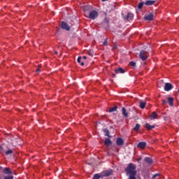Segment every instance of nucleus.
<instances>
[{
	"label": "nucleus",
	"instance_id": "nucleus-36",
	"mask_svg": "<svg viewBox=\"0 0 179 179\" xmlns=\"http://www.w3.org/2000/svg\"><path fill=\"white\" fill-rule=\"evenodd\" d=\"M3 150V148H2V146L0 145V152H2Z\"/></svg>",
	"mask_w": 179,
	"mask_h": 179
},
{
	"label": "nucleus",
	"instance_id": "nucleus-13",
	"mask_svg": "<svg viewBox=\"0 0 179 179\" xmlns=\"http://www.w3.org/2000/svg\"><path fill=\"white\" fill-rule=\"evenodd\" d=\"M168 102L171 107H173L174 106V99L173 97H169Z\"/></svg>",
	"mask_w": 179,
	"mask_h": 179
},
{
	"label": "nucleus",
	"instance_id": "nucleus-34",
	"mask_svg": "<svg viewBox=\"0 0 179 179\" xmlns=\"http://www.w3.org/2000/svg\"><path fill=\"white\" fill-rule=\"evenodd\" d=\"M166 103H167V101L166 100H163L162 101V106H164V104H166Z\"/></svg>",
	"mask_w": 179,
	"mask_h": 179
},
{
	"label": "nucleus",
	"instance_id": "nucleus-5",
	"mask_svg": "<svg viewBox=\"0 0 179 179\" xmlns=\"http://www.w3.org/2000/svg\"><path fill=\"white\" fill-rule=\"evenodd\" d=\"M171 89H173V85H171V83H165V86H164L165 92H170Z\"/></svg>",
	"mask_w": 179,
	"mask_h": 179
},
{
	"label": "nucleus",
	"instance_id": "nucleus-33",
	"mask_svg": "<svg viewBox=\"0 0 179 179\" xmlns=\"http://www.w3.org/2000/svg\"><path fill=\"white\" fill-rule=\"evenodd\" d=\"M4 179H13V176H5Z\"/></svg>",
	"mask_w": 179,
	"mask_h": 179
},
{
	"label": "nucleus",
	"instance_id": "nucleus-26",
	"mask_svg": "<svg viewBox=\"0 0 179 179\" xmlns=\"http://www.w3.org/2000/svg\"><path fill=\"white\" fill-rule=\"evenodd\" d=\"M101 178V176H100L99 173H96L94 175V177L92 179H100Z\"/></svg>",
	"mask_w": 179,
	"mask_h": 179
},
{
	"label": "nucleus",
	"instance_id": "nucleus-39",
	"mask_svg": "<svg viewBox=\"0 0 179 179\" xmlns=\"http://www.w3.org/2000/svg\"><path fill=\"white\" fill-rule=\"evenodd\" d=\"M55 54H56V55L58 54V52L55 51Z\"/></svg>",
	"mask_w": 179,
	"mask_h": 179
},
{
	"label": "nucleus",
	"instance_id": "nucleus-30",
	"mask_svg": "<svg viewBox=\"0 0 179 179\" xmlns=\"http://www.w3.org/2000/svg\"><path fill=\"white\" fill-rule=\"evenodd\" d=\"M143 8V2H140L138 6V9H142Z\"/></svg>",
	"mask_w": 179,
	"mask_h": 179
},
{
	"label": "nucleus",
	"instance_id": "nucleus-28",
	"mask_svg": "<svg viewBox=\"0 0 179 179\" xmlns=\"http://www.w3.org/2000/svg\"><path fill=\"white\" fill-rule=\"evenodd\" d=\"M40 69H41V64L38 65V67L36 69V73H39L40 72H41V70H40Z\"/></svg>",
	"mask_w": 179,
	"mask_h": 179
},
{
	"label": "nucleus",
	"instance_id": "nucleus-3",
	"mask_svg": "<svg viewBox=\"0 0 179 179\" xmlns=\"http://www.w3.org/2000/svg\"><path fill=\"white\" fill-rule=\"evenodd\" d=\"M92 10H93V7L92 6H85L83 7L85 16H87L90 12H92Z\"/></svg>",
	"mask_w": 179,
	"mask_h": 179
},
{
	"label": "nucleus",
	"instance_id": "nucleus-40",
	"mask_svg": "<svg viewBox=\"0 0 179 179\" xmlns=\"http://www.w3.org/2000/svg\"><path fill=\"white\" fill-rule=\"evenodd\" d=\"M102 1V2H106V1H107V0H101Z\"/></svg>",
	"mask_w": 179,
	"mask_h": 179
},
{
	"label": "nucleus",
	"instance_id": "nucleus-11",
	"mask_svg": "<svg viewBox=\"0 0 179 179\" xmlns=\"http://www.w3.org/2000/svg\"><path fill=\"white\" fill-rule=\"evenodd\" d=\"M144 162H145V163H147V164H153V159H152V158L150 157H145L144 158Z\"/></svg>",
	"mask_w": 179,
	"mask_h": 179
},
{
	"label": "nucleus",
	"instance_id": "nucleus-22",
	"mask_svg": "<svg viewBox=\"0 0 179 179\" xmlns=\"http://www.w3.org/2000/svg\"><path fill=\"white\" fill-rule=\"evenodd\" d=\"M77 62L78 64H80L81 65V66H83V65H85V63H83V62H82V57H79L77 59Z\"/></svg>",
	"mask_w": 179,
	"mask_h": 179
},
{
	"label": "nucleus",
	"instance_id": "nucleus-21",
	"mask_svg": "<svg viewBox=\"0 0 179 179\" xmlns=\"http://www.w3.org/2000/svg\"><path fill=\"white\" fill-rule=\"evenodd\" d=\"M3 173L4 174H12V171L9 168H4Z\"/></svg>",
	"mask_w": 179,
	"mask_h": 179
},
{
	"label": "nucleus",
	"instance_id": "nucleus-35",
	"mask_svg": "<svg viewBox=\"0 0 179 179\" xmlns=\"http://www.w3.org/2000/svg\"><path fill=\"white\" fill-rule=\"evenodd\" d=\"M141 160H142V157H139L138 159H137L138 163H139V162H141Z\"/></svg>",
	"mask_w": 179,
	"mask_h": 179
},
{
	"label": "nucleus",
	"instance_id": "nucleus-19",
	"mask_svg": "<svg viewBox=\"0 0 179 179\" xmlns=\"http://www.w3.org/2000/svg\"><path fill=\"white\" fill-rule=\"evenodd\" d=\"M140 103V108H141L142 110H143V108H145V107H146V102H143V101H139Z\"/></svg>",
	"mask_w": 179,
	"mask_h": 179
},
{
	"label": "nucleus",
	"instance_id": "nucleus-29",
	"mask_svg": "<svg viewBox=\"0 0 179 179\" xmlns=\"http://www.w3.org/2000/svg\"><path fill=\"white\" fill-rule=\"evenodd\" d=\"M12 153H13V150H8L6 152V156H8V155H12Z\"/></svg>",
	"mask_w": 179,
	"mask_h": 179
},
{
	"label": "nucleus",
	"instance_id": "nucleus-12",
	"mask_svg": "<svg viewBox=\"0 0 179 179\" xmlns=\"http://www.w3.org/2000/svg\"><path fill=\"white\" fill-rule=\"evenodd\" d=\"M137 148H139L140 149H145V148H146V142L138 143Z\"/></svg>",
	"mask_w": 179,
	"mask_h": 179
},
{
	"label": "nucleus",
	"instance_id": "nucleus-23",
	"mask_svg": "<svg viewBox=\"0 0 179 179\" xmlns=\"http://www.w3.org/2000/svg\"><path fill=\"white\" fill-rule=\"evenodd\" d=\"M139 128H141V124H136V126L134 127V131H136V132H138V131H139Z\"/></svg>",
	"mask_w": 179,
	"mask_h": 179
},
{
	"label": "nucleus",
	"instance_id": "nucleus-8",
	"mask_svg": "<svg viewBox=\"0 0 179 179\" xmlns=\"http://www.w3.org/2000/svg\"><path fill=\"white\" fill-rule=\"evenodd\" d=\"M62 29H64V30H67V31H69L71 30V27L68 26V24L65 22H62Z\"/></svg>",
	"mask_w": 179,
	"mask_h": 179
},
{
	"label": "nucleus",
	"instance_id": "nucleus-31",
	"mask_svg": "<svg viewBox=\"0 0 179 179\" xmlns=\"http://www.w3.org/2000/svg\"><path fill=\"white\" fill-rule=\"evenodd\" d=\"M129 65H130L131 66L135 67V66H136V63L134 62H129Z\"/></svg>",
	"mask_w": 179,
	"mask_h": 179
},
{
	"label": "nucleus",
	"instance_id": "nucleus-38",
	"mask_svg": "<svg viewBox=\"0 0 179 179\" xmlns=\"http://www.w3.org/2000/svg\"><path fill=\"white\" fill-rule=\"evenodd\" d=\"M87 57L86 56H83V59H87Z\"/></svg>",
	"mask_w": 179,
	"mask_h": 179
},
{
	"label": "nucleus",
	"instance_id": "nucleus-15",
	"mask_svg": "<svg viewBox=\"0 0 179 179\" xmlns=\"http://www.w3.org/2000/svg\"><path fill=\"white\" fill-rule=\"evenodd\" d=\"M115 73H125V70L122 68H119L115 70Z\"/></svg>",
	"mask_w": 179,
	"mask_h": 179
},
{
	"label": "nucleus",
	"instance_id": "nucleus-37",
	"mask_svg": "<svg viewBox=\"0 0 179 179\" xmlns=\"http://www.w3.org/2000/svg\"><path fill=\"white\" fill-rule=\"evenodd\" d=\"M107 44V40H105V41L103 42V45H106Z\"/></svg>",
	"mask_w": 179,
	"mask_h": 179
},
{
	"label": "nucleus",
	"instance_id": "nucleus-41",
	"mask_svg": "<svg viewBox=\"0 0 179 179\" xmlns=\"http://www.w3.org/2000/svg\"><path fill=\"white\" fill-rule=\"evenodd\" d=\"M113 48H117V46H114Z\"/></svg>",
	"mask_w": 179,
	"mask_h": 179
},
{
	"label": "nucleus",
	"instance_id": "nucleus-25",
	"mask_svg": "<svg viewBox=\"0 0 179 179\" xmlns=\"http://www.w3.org/2000/svg\"><path fill=\"white\" fill-rule=\"evenodd\" d=\"M152 179H160V173H155L152 177Z\"/></svg>",
	"mask_w": 179,
	"mask_h": 179
},
{
	"label": "nucleus",
	"instance_id": "nucleus-7",
	"mask_svg": "<svg viewBox=\"0 0 179 179\" xmlns=\"http://www.w3.org/2000/svg\"><path fill=\"white\" fill-rule=\"evenodd\" d=\"M116 145L117 146H122V145H124V139H122V138H117L116 139Z\"/></svg>",
	"mask_w": 179,
	"mask_h": 179
},
{
	"label": "nucleus",
	"instance_id": "nucleus-24",
	"mask_svg": "<svg viewBox=\"0 0 179 179\" xmlns=\"http://www.w3.org/2000/svg\"><path fill=\"white\" fill-rule=\"evenodd\" d=\"M118 109V107L117 106H114V107H113V108H110V109H109V112L110 113H114L116 110H117Z\"/></svg>",
	"mask_w": 179,
	"mask_h": 179
},
{
	"label": "nucleus",
	"instance_id": "nucleus-10",
	"mask_svg": "<svg viewBox=\"0 0 179 179\" xmlns=\"http://www.w3.org/2000/svg\"><path fill=\"white\" fill-rule=\"evenodd\" d=\"M156 1L155 0H148L144 3V4L146 5V6H152V5H154Z\"/></svg>",
	"mask_w": 179,
	"mask_h": 179
},
{
	"label": "nucleus",
	"instance_id": "nucleus-20",
	"mask_svg": "<svg viewBox=\"0 0 179 179\" xmlns=\"http://www.w3.org/2000/svg\"><path fill=\"white\" fill-rule=\"evenodd\" d=\"M156 117H157V113L156 112H152L150 116V120H156Z\"/></svg>",
	"mask_w": 179,
	"mask_h": 179
},
{
	"label": "nucleus",
	"instance_id": "nucleus-4",
	"mask_svg": "<svg viewBox=\"0 0 179 179\" xmlns=\"http://www.w3.org/2000/svg\"><path fill=\"white\" fill-rule=\"evenodd\" d=\"M139 57L142 59V61H146V59H148V52L141 50Z\"/></svg>",
	"mask_w": 179,
	"mask_h": 179
},
{
	"label": "nucleus",
	"instance_id": "nucleus-1",
	"mask_svg": "<svg viewBox=\"0 0 179 179\" xmlns=\"http://www.w3.org/2000/svg\"><path fill=\"white\" fill-rule=\"evenodd\" d=\"M124 170L129 179H136V166L134 164H129Z\"/></svg>",
	"mask_w": 179,
	"mask_h": 179
},
{
	"label": "nucleus",
	"instance_id": "nucleus-6",
	"mask_svg": "<svg viewBox=\"0 0 179 179\" xmlns=\"http://www.w3.org/2000/svg\"><path fill=\"white\" fill-rule=\"evenodd\" d=\"M145 20L152 21L155 19V14L150 13L149 15L144 17Z\"/></svg>",
	"mask_w": 179,
	"mask_h": 179
},
{
	"label": "nucleus",
	"instance_id": "nucleus-17",
	"mask_svg": "<svg viewBox=\"0 0 179 179\" xmlns=\"http://www.w3.org/2000/svg\"><path fill=\"white\" fill-rule=\"evenodd\" d=\"M145 128L148 130L150 131V129H155V125H150L149 123L145 124Z\"/></svg>",
	"mask_w": 179,
	"mask_h": 179
},
{
	"label": "nucleus",
	"instance_id": "nucleus-2",
	"mask_svg": "<svg viewBox=\"0 0 179 179\" xmlns=\"http://www.w3.org/2000/svg\"><path fill=\"white\" fill-rule=\"evenodd\" d=\"M85 17H88V19H91V20H94V19H97L99 17V13L96 10H92L90 12L89 14H87Z\"/></svg>",
	"mask_w": 179,
	"mask_h": 179
},
{
	"label": "nucleus",
	"instance_id": "nucleus-9",
	"mask_svg": "<svg viewBox=\"0 0 179 179\" xmlns=\"http://www.w3.org/2000/svg\"><path fill=\"white\" fill-rule=\"evenodd\" d=\"M123 19H126V20H127V22H130V20H132V19H134V14L129 13L126 17H123Z\"/></svg>",
	"mask_w": 179,
	"mask_h": 179
},
{
	"label": "nucleus",
	"instance_id": "nucleus-16",
	"mask_svg": "<svg viewBox=\"0 0 179 179\" xmlns=\"http://www.w3.org/2000/svg\"><path fill=\"white\" fill-rule=\"evenodd\" d=\"M122 114L125 117V118H128V113L127 112V109H125V108H122Z\"/></svg>",
	"mask_w": 179,
	"mask_h": 179
},
{
	"label": "nucleus",
	"instance_id": "nucleus-18",
	"mask_svg": "<svg viewBox=\"0 0 179 179\" xmlns=\"http://www.w3.org/2000/svg\"><path fill=\"white\" fill-rule=\"evenodd\" d=\"M103 133L105 136H108V138H111V136H110V131H108V129H104Z\"/></svg>",
	"mask_w": 179,
	"mask_h": 179
},
{
	"label": "nucleus",
	"instance_id": "nucleus-32",
	"mask_svg": "<svg viewBox=\"0 0 179 179\" xmlns=\"http://www.w3.org/2000/svg\"><path fill=\"white\" fill-rule=\"evenodd\" d=\"M111 174H113V171H109V172H106L105 173V176L106 177H108L109 176H111Z\"/></svg>",
	"mask_w": 179,
	"mask_h": 179
},
{
	"label": "nucleus",
	"instance_id": "nucleus-14",
	"mask_svg": "<svg viewBox=\"0 0 179 179\" xmlns=\"http://www.w3.org/2000/svg\"><path fill=\"white\" fill-rule=\"evenodd\" d=\"M112 143L113 142L111 141V140H110V138L105 139L104 144L106 146H110V145H111Z\"/></svg>",
	"mask_w": 179,
	"mask_h": 179
},
{
	"label": "nucleus",
	"instance_id": "nucleus-27",
	"mask_svg": "<svg viewBox=\"0 0 179 179\" xmlns=\"http://www.w3.org/2000/svg\"><path fill=\"white\" fill-rule=\"evenodd\" d=\"M94 54V51H93V50H88V55H90V57H93Z\"/></svg>",
	"mask_w": 179,
	"mask_h": 179
}]
</instances>
